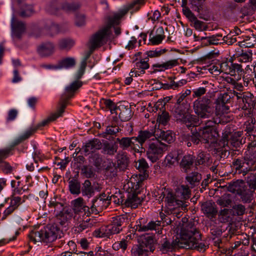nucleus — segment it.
Wrapping results in <instances>:
<instances>
[{
	"label": "nucleus",
	"mask_w": 256,
	"mask_h": 256,
	"mask_svg": "<svg viewBox=\"0 0 256 256\" xmlns=\"http://www.w3.org/2000/svg\"><path fill=\"white\" fill-rule=\"evenodd\" d=\"M198 118L196 116L188 114L178 122L185 124L186 126L189 128L191 127L192 124H196L198 121Z\"/></svg>",
	"instance_id": "ea45409f"
},
{
	"label": "nucleus",
	"mask_w": 256,
	"mask_h": 256,
	"mask_svg": "<svg viewBox=\"0 0 256 256\" xmlns=\"http://www.w3.org/2000/svg\"><path fill=\"white\" fill-rule=\"evenodd\" d=\"M154 135V132L148 130H140L138 132V138L141 144H144L145 141Z\"/></svg>",
	"instance_id": "5fc2aeb1"
},
{
	"label": "nucleus",
	"mask_w": 256,
	"mask_h": 256,
	"mask_svg": "<svg viewBox=\"0 0 256 256\" xmlns=\"http://www.w3.org/2000/svg\"><path fill=\"white\" fill-rule=\"evenodd\" d=\"M117 168L115 164L110 163L104 170V174L107 178L112 180L117 176Z\"/></svg>",
	"instance_id": "c9c22d12"
},
{
	"label": "nucleus",
	"mask_w": 256,
	"mask_h": 256,
	"mask_svg": "<svg viewBox=\"0 0 256 256\" xmlns=\"http://www.w3.org/2000/svg\"><path fill=\"white\" fill-rule=\"evenodd\" d=\"M216 154L217 156L219 158V160H224L226 158H228L229 156L230 152L229 150H226V147H224L223 146L218 148L216 150Z\"/></svg>",
	"instance_id": "09e8293b"
},
{
	"label": "nucleus",
	"mask_w": 256,
	"mask_h": 256,
	"mask_svg": "<svg viewBox=\"0 0 256 256\" xmlns=\"http://www.w3.org/2000/svg\"><path fill=\"white\" fill-rule=\"evenodd\" d=\"M98 202H103V200L102 198H100L98 200V198H94L92 201V205L91 206L90 208V215L94 214V215H96L98 214V210L96 208V204Z\"/></svg>",
	"instance_id": "e2e57ef3"
},
{
	"label": "nucleus",
	"mask_w": 256,
	"mask_h": 256,
	"mask_svg": "<svg viewBox=\"0 0 256 256\" xmlns=\"http://www.w3.org/2000/svg\"><path fill=\"white\" fill-rule=\"evenodd\" d=\"M231 166L235 171V173L246 176L250 172V173L246 178V183L248 188L256 190V154L252 155L246 154L244 156L234 158Z\"/></svg>",
	"instance_id": "7ed1b4c3"
},
{
	"label": "nucleus",
	"mask_w": 256,
	"mask_h": 256,
	"mask_svg": "<svg viewBox=\"0 0 256 256\" xmlns=\"http://www.w3.org/2000/svg\"><path fill=\"white\" fill-rule=\"evenodd\" d=\"M246 186L243 180H238L228 184V190L230 192L238 195Z\"/></svg>",
	"instance_id": "5701e85b"
},
{
	"label": "nucleus",
	"mask_w": 256,
	"mask_h": 256,
	"mask_svg": "<svg viewBox=\"0 0 256 256\" xmlns=\"http://www.w3.org/2000/svg\"><path fill=\"white\" fill-rule=\"evenodd\" d=\"M81 174L86 178H92L95 176V172L92 166L84 165L80 168Z\"/></svg>",
	"instance_id": "37998d69"
},
{
	"label": "nucleus",
	"mask_w": 256,
	"mask_h": 256,
	"mask_svg": "<svg viewBox=\"0 0 256 256\" xmlns=\"http://www.w3.org/2000/svg\"><path fill=\"white\" fill-rule=\"evenodd\" d=\"M148 229L149 230H158V234H162V229L160 226V222H159L158 220H156V222L151 221L148 224Z\"/></svg>",
	"instance_id": "052dcab7"
},
{
	"label": "nucleus",
	"mask_w": 256,
	"mask_h": 256,
	"mask_svg": "<svg viewBox=\"0 0 256 256\" xmlns=\"http://www.w3.org/2000/svg\"><path fill=\"white\" fill-rule=\"evenodd\" d=\"M62 234V232L57 224L48 225L43 230L44 242H52L58 237L60 238Z\"/></svg>",
	"instance_id": "1a4fd4ad"
},
{
	"label": "nucleus",
	"mask_w": 256,
	"mask_h": 256,
	"mask_svg": "<svg viewBox=\"0 0 256 256\" xmlns=\"http://www.w3.org/2000/svg\"><path fill=\"white\" fill-rule=\"evenodd\" d=\"M241 134L240 132H234L231 135L230 138L229 144L232 146V150H236L238 148L240 147L242 145Z\"/></svg>",
	"instance_id": "bb28decb"
},
{
	"label": "nucleus",
	"mask_w": 256,
	"mask_h": 256,
	"mask_svg": "<svg viewBox=\"0 0 256 256\" xmlns=\"http://www.w3.org/2000/svg\"><path fill=\"white\" fill-rule=\"evenodd\" d=\"M135 166L139 170L138 176L140 181L144 180L148 176V166L144 159L139 160L136 162Z\"/></svg>",
	"instance_id": "4468645a"
},
{
	"label": "nucleus",
	"mask_w": 256,
	"mask_h": 256,
	"mask_svg": "<svg viewBox=\"0 0 256 256\" xmlns=\"http://www.w3.org/2000/svg\"><path fill=\"white\" fill-rule=\"evenodd\" d=\"M202 178L201 174L196 172H192L186 177L187 185L192 188L198 186Z\"/></svg>",
	"instance_id": "aec40b11"
},
{
	"label": "nucleus",
	"mask_w": 256,
	"mask_h": 256,
	"mask_svg": "<svg viewBox=\"0 0 256 256\" xmlns=\"http://www.w3.org/2000/svg\"><path fill=\"white\" fill-rule=\"evenodd\" d=\"M162 240L160 242L159 246L160 250L163 254H166L169 252H172L176 247L178 242L174 240H170L167 239L165 236H162Z\"/></svg>",
	"instance_id": "2eb2a0df"
},
{
	"label": "nucleus",
	"mask_w": 256,
	"mask_h": 256,
	"mask_svg": "<svg viewBox=\"0 0 256 256\" xmlns=\"http://www.w3.org/2000/svg\"><path fill=\"white\" fill-rule=\"evenodd\" d=\"M232 134L230 131L227 130L222 132L220 142L222 144L224 147L228 146L230 138Z\"/></svg>",
	"instance_id": "6e6d98bb"
},
{
	"label": "nucleus",
	"mask_w": 256,
	"mask_h": 256,
	"mask_svg": "<svg viewBox=\"0 0 256 256\" xmlns=\"http://www.w3.org/2000/svg\"><path fill=\"white\" fill-rule=\"evenodd\" d=\"M30 240L36 242H44L43 230L40 231L32 230L28 234Z\"/></svg>",
	"instance_id": "a19ab883"
},
{
	"label": "nucleus",
	"mask_w": 256,
	"mask_h": 256,
	"mask_svg": "<svg viewBox=\"0 0 256 256\" xmlns=\"http://www.w3.org/2000/svg\"><path fill=\"white\" fill-rule=\"evenodd\" d=\"M12 26L14 36L20 39L26 30L24 24L22 22L14 20L12 22Z\"/></svg>",
	"instance_id": "4be33fe9"
},
{
	"label": "nucleus",
	"mask_w": 256,
	"mask_h": 256,
	"mask_svg": "<svg viewBox=\"0 0 256 256\" xmlns=\"http://www.w3.org/2000/svg\"><path fill=\"white\" fill-rule=\"evenodd\" d=\"M192 22H194V27L196 30L200 31L206 30L207 27L205 26L204 23L202 21L198 20L197 18L194 20H192Z\"/></svg>",
	"instance_id": "0e129e2a"
},
{
	"label": "nucleus",
	"mask_w": 256,
	"mask_h": 256,
	"mask_svg": "<svg viewBox=\"0 0 256 256\" xmlns=\"http://www.w3.org/2000/svg\"><path fill=\"white\" fill-rule=\"evenodd\" d=\"M202 128L203 141L204 143L215 144L220 136L218 127L216 121L208 122Z\"/></svg>",
	"instance_id": "423d86ee"
},
{
	"label": "nucleus",
	"mask_w": 256,
	"mask_h": 256,
	"mask_svg": "<svg viewBox=\"0 0 256 256\" xmlns=\"http://www.w3.org/2000/svg\"><path fill=\"white\" fill-rule=\"evenodd\" d=\"M102 100H103L104 104L108 108L111 112L118 109V108L115 105L114 103L110 99L106 100L102 98Z\"/></svg>",
	"instance_id": "774afa93"
},
{
	"label": "nucleus",
	"mask_w": 256,
	"mask_h": 256,
	"mask_svg": "<svg viewBox=\"0 0 256 256\" xmlns=\"http://www.w3.org/2000/svg\"><path fill=\"white\" fill-rule=\"evenodd\" d=\"M188 185H181L178 188L176 192L177 199L182 200L183 203V206H187L186 204V200L189 199L190 197L191 191Z\"/></svg>",
	"instance_id": "ddd939ff"
},
{
	"label": "nucleus",
	"mask_w": 256,
	"mask_h": 256,
	"mask_svg": "<svg viewBox=\"0 0 256 256\" xmlns=\"http://www.w3.org/2000/svg\"><path fill=\"white\" fill-rule=\"evenodd\" d=\"M117 142H118L120 146L122 148L123 150L128 148L129 147H131L130 142V138L124 137L122 138H118L116 139Z\"/></svg>",
	"instance_id": "680f3d73"
},
{
	"label": "nucleus",
	"mask_w": 256,
	"mask_h": 256,
	"mask_svg": "<svg viewBox=\"0 0 256 256\" xmlns=\"http://www.w3.org/2000/svg\"><path fill=\"white\" fill-rule=\"evenodd\" d=\"M140 193L139 192L127 194L125 206L127 207L130 206L133 208H136L144 200V198L140 196Z\"/></svg>",
	"instance_id": "f8f14e48"
},
{
	"label": "nucleus",
	"mask_w": 256,
	"mask_h": 256,
	"mask_svg": "<svg viewBox=\"0 0 256 256\" xmlns=\"http://www.w3.org/2000/svg\"><path fill=\"white\" fill-rule=\"evenodd\" d=\"M200 240H191L182 246L187 249H196L199 251L205 250L206 246L202 242L199 243Z\"/></svg>",
	"instance_id": "c85d7f7f"
},
{
	"label": "nucleus",
	"mask_w": 256,
	"mask_h": 256,
	"mask_svg": "<svg viewBox=\"0 0 256 256\" xmlns=\"http://www.w3.org/2000/svg\"><path fill=\"white\" fill-rule=\"evenodd\" d=\"M120 128L116 126H108L106 128V130L105 132L101 134L102 136L104 138H106V135H114L116 134L117 132H119L120 130Z\"/></svg>",
	"instance_id": "13d9d810"
},
{
	"label": "nucleus",
	"mask_w": 256,
	"mask_h": 256,
	"mask_svg": "<svg viewBox=\"0 0 256 256\" xmlns=\"http://www.w3.org/2000/svg\"><path fill=\"white\" fill-rule=\"evenodd\" d=\"M154 136L156 138H160L162 140L170 144L174 141V136L170 130H162L160 129L155 130L154 132Z\"/></svg>",
	"instance_id": "a211bd4d"
},
{
	"label": "nucleus",
	"mask_w": 256,
	"mask_h": 256,
	"mask_svg": "<svg viewBox=\"0 0 256 256\" xmlns=\"http://www.w3.org/2000/svg\"><path fill=\"white\" fill-rule=\"evenodd\" d=\"M86 18L84 14H77L76 18V24L78 26H81L85 24Z\"/></svg>",
	"instance_id": "69168bd1"
},
{
	"label": "nucleus",
	"mask_w": 256,
	"mask_h": 256,
	"mask_svg": "<svg viewBox=\"0 0 256 256\" xmlns=\"http://www.w3.org/2000/svg\"><path fill=\"white\" fill-rule=\"evenodd\" d=\"M192 136H190V140L194 144H197L200 141H203L202 129L192 126L191 129Z\"/></svg>",
	"instance_id": "cd10ccee"
},
{
	"label": "nucleus",
	"mask_w": 256,
	"mask_h": 256,
	"mask_svg": "<svg viewBox=\"0 0 256 256\" xmlns=\"http://www.w3.org/2000/svg\"><path fill=\"white\" fill-rule=\"evenodd\" d=\"M167 51L166 49H162L160 50H150L147 52V54L148 56L153 58V57H158L161 56L162 54L165 53Z\"/></svg>",
	"instance_id": "338daca9"
},
{
	"label": "nucleus",
	"mask_w": 256,
	"mask_h": 256,
	"mask_svg": "<svg viewBox=\"0 0 256 256\" xmlns=\"http://www.w3.org/2000/svg\"><path fill=\"white\" fill-rule=\"evenodd\" d=\"M72 216V209L67 207L62 208L58 214H56L57 224L61 226L66 227Z\"/></svg>",
	"instance_id": "9d476101"
},
{
	"label": "nucleus",
	"mask_w": 256,
	"mask_h": 256,
	"mask_svg": "<svg viewBox=\"0 0 256 256\" xmlns=\"http://www.w3.org/2000/svg\"><path fill=\"white\" fill-rule=\"evenodd\" d=\"M102 144V142L98 139L94 138L86 142L82 148L84 150V152L86 154H88L90 152H92L95 150L101 148Z\"/></svg>",
	"instance_id": "b1692460"
},
{
	"label": "nucleus",
	"mask_w": 256,
	"mask_h": 256,
	"mask_svg": "<svg viewBox=\"0 0 256 256\" xmlns=\"http://www.w3.org/2000/svg\"><path fill=\"white\" fill-rule=\"evenodd\" d=\"M168 145L159 142H152L148 146L146 151L148 158L152 162H154L158 160L160 156L167 149Z\"/></svg>",
	"instance_id": "6e6552de"
},
{
	"label": "nucleus",
	"mask_w": 256,
	"mask_h": 256,
	"mask_svg": "<svg viewBox=\"0 0 256 256\" xmlns=\"http://www.w3.org/2000/svg\"><path fill=\"white\" fill-rule=\"evenodd\" d=\"M254 190L248 188L246 186L238 195L244 204H250L254 199Z\"/></svg>",
	"instance_id": "412c9836"
},
{
	"label": "nucleus",
	"mask_w": 256,
	"mask_h": 256,
	"mask_svg": "<svg viewBox=\"0 0 256 256\" xmlns=\"http://www.w3.org/2000/svg\"><path fill=\"white\" fill-rule=\"evenodd\" d=\"M104 228L106 231V236L108 238H110L112 235L117 234L122 230V228H118L112 224L104 226Z\"/></svg>",
	"instance_id": "49530a36"
},
{
	"label": "nucleus",
	"mask_w": 256,
	"mask_h": 256,
	"mask_svg": "<svg viewBox=\"0 0 256 256\" xmlns=\"http://www.w3.org/2000/svg\"><path fill=\"white\" fill-rule=\"evenodd\" d=\"M246 206L242 204H235L231 210V214L235 216H241L246 213Z\"/></svg>",
	"instance_id": "473e14b6"
},
{
	"label": "nucleus",
	"mask_w": 256,
	"mask_h": 256,
	"mask_svg": "<svg viewBox=\"0 0 256 256\" xmlns=\"http://www.w3.org/2000/svg\"><path fill=\"white\" fill-rule=\"evenodd\" d=\"M189 108V104L174 105L172 109V112L177 122L182 120V118L188 114Z\"/></svg>",
	"instance_id": "f3484780"
},
{
	"label": "nucleus",
	"mask_w": 256,
	"mask_h": 256,
	"mask_svg": "<svg viewBox=\"0 0 256 256\" xmlns=\"http://www.w3.org/2000/svg\"><path fill=\"white\" fill-rule=\"evenodd\" d=\"M138 242L142 244L145 248L149 251L153 252L155 250V246L157 244V240L155 236H150L146 234L142 235L138 238Z\"/></svg>",
	"instance_id": "9b49d317"
},
{
	"label": "nucleus",
	"mask_w": 256,
	"mask_h": 256,
	"mask_svg": "<svg viewBox=\"0 0 256 256\" xmlns=\"http://www.w3.org/2000/svg\"><path fill=\"white\" fill-rule=\"evenodd\" d=\"M182 226L179 242L184 246L191 240H201V234L192 220H188L186 218H182Z\"/></svg>",
	"instance_id": "20e7f679"
},
{
	"label": "nucleus",
	"mask_w": 256,
	"mask_h": 256,
	"mask_svg": "<svg viewBox=\"0 0 256 256\" xmlns=\"http://www.w3.org/2000/svg\"><path fill=\"white\" fill-rule=\"evenodd\" d=\"M166 198L169 204L174 206V203H176V205L178 206H183V203L182 202V200H179L178 198L177 200L176 193L174 195H173L170 192L168 193Z\"/></svg>",
	"instance_id": "8fccbe9b"
},
{
	"label": "nucleus",
	"mask_w": 256,
	"mask_h": 256,
	"mask_svg": "<svg viewBox=\"0 0 256 256\" xmlns=\"http://www.w3.org/2000/svg\"><path fill=\"white\" fill-rule=\"evenodd\" d=\"M120 112L119 114V118L122 122H127L132 117V110L130 107L122 108L120 110Z\"/></svg>",
	"instance_id": "79ce46f5"
},
{
	"label": "nucleus",
	"mask_w": 256,
	"mask_h": 256,
	"mask_svg": "<svg viewBox=\"0 0 256 256\" xmlns=\"http://www.w3.org/2000/svg\"><path fill=\"white\" fill-rule=\"evenodd\" d=\"M74 42L70 39L61 40L58 43V47L60 50H69L74 45Z\"/></svg>",
	"instance_id": "3c124183"
},
{
	"label": "nucleus",
	"mask_w": 256,
	"mask_h": 256,
	"mask_svg": "<svg viewBox=\"0 0 256 256\" xmlns=\"http://www.w3.org/2000/svg\"><path fill=\"white\" fill-rule=\"evenodd\" d=\"M96 188L92 185L91 182L89 180H86L81 188V192L82 196H86L90 197L94 195Z\"/></svg>",
	"instance_id": "7c9ffc66"
},
{
	"label": "nucleus",
	"mask_w": 256,
	"mask_h": 256,
	"mask_svg": "<svg viewBox=\"0 0 256 256\" xmlns=\"http://www.w3.org/2000/svg\"><path fill=\"white\" fill-rule=\"evenodd\" d=\"M193 109L198 118H209L214 114L212 102L208 96L196 100L193 103Z\"/></svg>",
	"instance_id": "39448f33"
},
{
	"label": "nucleus",
	"mask_w": 256,
	"mask_h": 256,
	"mask_svg": "<svg viewBox=\"0 0 256 256\" xmlns=\"http://www.w3.org/2000/svg\"><path fill=\"white\" fill-rule=\"evenodd\" d=\"M84 206V200L82 198H78L74 201V208L73 210L76 214H78L80 212V209H82V206Z\"/></svg>",
	"instance_id": "4d7b16f0"
},
{
	"label": "nucleus",
	"mask_w": 256,
	"mask_h": 256,
	"mask_svg": "<svg viewBox=\"0 0 256 256\" xmlns=\"http://www.w3.org/2000/svg\"><path fill=\"white\" fill-rule=\"evenodd\" d=\"M118 149V146L115 143H110L106 141L102 144V152L104 154L112 156L117 152Z\"/></svg>",
	"instance_id": "393cba45"
},
{
	"label": "nucleus",
	"mask_w": 256,
	"mask_h": 256,
	"mask_svg": "<svg viewBox=\"0 0 256 256\" xmlns=\"http://www.w3.org/2000/svg\"><path fill=\"white\" fill-rule=\"evenodd\" d=\"M60 4V0H52L46 7L47 10L52 14H56L61 9Z\"/></svg>",
	"instance_id": "c03bdc74"
},
{
	"label": "nucleus",
	"mask_w": 256,
	"mask_h": 256,
	"mask_svg": "<svg viewBox=\"0 0 256 256\" xmlns=\"http://www.w3.org/2000/svg\"><path fill=\"white\" fill-rule=\"evenodd\" d=\"M118 165L119 168L122 170H125L128 166L129 158L124 153L118 154H117Z\"/></svg>",
	"instance_id": "f704fd0d"
},
{
	"label": "nucleus",
	"mask_w": 256,
	"mask_h": 256,
	"mask_svg": "<svg viewBox=\"0 0 256 256\" xmlns=\"http://www.w3.org/2000/svg\"><path fill=\"white\" fill-rule=\"evenodd\" d=\"M76 64V60L72 58H66L60 60L58 64V69L68 68L73 67Z\"/></svg>",
	"instance_id": "4c0bfd02"
},
{
	"label": "nucleus",
	"mask_w": 256,
	"mask_h": 256,
	"mask_svg": "<svg viewBox=\"0 0 256 256\" xmlns=\"http://www.w3.org/2000/svg\"><path fill=\"white\" fill-rule=\"evenodd\" d=\"M227 233L224 236V237L230 239L232 236L238 235L240 233V226L236 222L229 223L226 228Z\"/></svg>",
	"instance_id": "c756f323"
},
{
	"label": "nucleus",
	"mask_w": 256,
	"mask_h": 256,
	"mask_svg": "<svg viewBox=\"0 0 256 256\" xmlns=\"http://www.w3.org/2000/svg\"><path fill=\"white\" fill-rule=\"evenodd\" d=\"M202 210L206 216L210 218H214L218 214L216 206L214 202H206L202 204Z\"/></svg>",
	"instance_id": "dca6fc26"
},
{
	"label": "nucleus",
	"mask_w": 256,
	"mask_h": 256,
	"mask_svg": "<svg viewBox=\"0 0 256 256\" xmlns=\"http://www.w3.org/2000/svg\"><path fill=\"white\" fill-rule=\"evenodd\" d=\"M149 250L145 248L142 244L134 245L132 250V256H148Z\"/></svg>",
	"instance_id": "2f4dec72"
},
{
	"label": "nucleus",
	"mask_w": 256,
	"mask_h": 256,
	"mask_svg": "<svg viewBox=\"0 0 256 256\" xmlns=\"http://www.w3.org/2000/svg\"><path fill=\"white\" fill-rule=\"evenodd\" d=\"M54 46L50 42L42 44L37 48L38 54L41 56H48L52 55L54 52Z\"/></svg>",
	"instance_id": "6ab92c4d"
},
{
	"label": "nucleus",
	"mask_w": 256,
	"mask_h": 256,
	"mask_svg": "<svg viewBox=\"0 0 256 256\" xmlns=\"http://www.w3.org/2000/svg\"><path fill=\"white\" fill-rule=\"evenodd\" d=\"M156 35L153 36H152V32L150 34V41L152 45L159 44L165 38L164 30L162 27L158 28L156 30Z\"/></svg>",
	"instance_id": "a878e982"
},
{
	"label": "nucleus",
	"mask_w": 256,
	"mask_h": 256,
	"mask_svg": "<svg viewBox=\"0 0 256 256\" xmlns=\"http://www.w3.org/2000/svg\"><path fill=\"white\" fill-rule=\"evenodd\" d=\"M69 189L71 194H78L81 192V186L80 182L73 179L68 182Z\"/></svg>",
	"instance_id": "58836bf2"
},
{
	"label": "nucleus",
	"mask_w": 256,
	"mask_h": 256,
	"mask_svg": "<svg viewBox=\"0 0 256 256\" xmlns=\"http://www.w3.org/2000/svg\"><path fill=\"white\" fill-rule=\"evenodd\" d=\"M230 99V96L227 92L221 94L216 100V106H222L226 104L229 102Z\"/></svg>",
	"instance_id": "603ef678"
},
{
	"label": "nucleus",
	"mask_w": 256,
	"mask_h": 256,
	"mask_svg": "<svg viewBox=\"0 0 256 256\" xmlns=\"http://www.w3.org/2000/svg\"><path fill=\"white\" fill-rule=\"evenodd\" d=\"M170 120V116L168 112L163 110L161 114H158L157 121L160 124L165 126L167 124Z\"/></svg>",
	"instance_id": "864d4df0"
},
{
	"label": "nucleus",
	"mask_w": 256,
	"mask_h": 256,
	"mask_svg": "<svg viewBox=\"0 0 256 256\" xmlns=\"http://www.w3.org/2000/svg\"><path fill=\"white\" fill-rule=\"evenodd\" d=\"M86 66V60H82L81 62L80 68L76 75V80L72 82L66 88L65 92L61 96L60 100L59 102L60 107L57 112L52 114L46 120H44L41 123H40V126H46L50 122L55 120L64 113L68 100L74 96L76 91L82 86L83 83L80 79L84 74Z\"/></svg>",
	"instance_id": "f257e3e1"
},
{
	"label": "nucleus",
	"mask_w": 256,
	"mask_h": 256,
	"mask_svg": "<svg viewBox=\"0 0 256 256\" xmlns=\"http://www.w3.org/2000/svg\"><path fill=\"white\" fill-rule=\"evenodd\" d=\"M81 4L78 2H64L61 4V9L67 12H74L80 8Z\"/></svg>",
	"instance_id": "e433bc0d"
},
{
	"label": "nucleus",
	"mask_w": 256,
	"mask_h": 256,
	"mask_svg": "<svg viewBox=\"0 0 256 256\" xmlns=\"http://www.w3.org/2000/svg\"><path fill=\"white\" fill-rule=\"evenodd\" d=\"M92 162L96 168H99L102 162V158L98 154H92L90 156Z\"/></svg>",
	"instance_id": "bf43d9fd"
},
{
	"label": "nucleus",
	"mask_w": 256,
	"mask_h": 256,
	"mask_svg": "<svg viewBox=\"0 0 256 256\" xmlns=\"http://www.w3.org/2000/svg\"><path fill=\"white\" fill-rule=\"evenodd\" d=\"M194 160L195 156L190 154L186 155L183 157L180 162V166L185 172H187V170L190 169L194 164Z\"/></svg>",
	"instance_id": "72a5a7b5"
},
{
	"label": "nucleus",
	"mask_w": 256,
	"mask_h": 256,
	"mask_svg": "<svg viewBox=\"0 0 256 256\" xmlns=\"http://www.w3.org/2000/svg\"><path fill=\"white\" fill-rule=\"evenodd\" d=\"M216 202L223 207H228L232 203L231 196L229 194H224L217 200Z\"/></svg>",
	"instance_id": "a18cd8bd"
},
{
	"label": "nucleus",
	"mask_w": 256,
	"mask_h": 256,
	"mask_svg": "<svg viewBox=\"0 0 256 256\" xmlns=\"http://www.w3.org/2000/svg\"><path fill=\"white\" fill-rule=\"evenodd\" d=\"M127 218L124 216L121 215L113 218L112 224L118 228H122L126 224Z\"/></svg>",
	"instance_id": "de8ad7c7"
},
{
	"label": "nucleus",
	"mask_w": 256,
	"mask_h": 256,
	"mask_svg": "<svg viewBox=\"0 0 256 256\" xmlns=\"http://www.w3.org/2000/svg\"><path fill=\"white\" fill-rule=\"evenodd\" d=\"M144 2V0H135L119 12L114 14L112 17H109L108 24L92 36L90 41V45L89 55L92 54L95 49L102 46L106 43L105 38L108 34V31L113 24H118L120 18L124 16L129 10L134 8L135 6L138 4H142Z\"/></svg>",
	"instance_id": "f03ea898"
},
{
	"label": "nucleus",
	"mask_w": 256,
	"mask_h": 256,
	"mask_svg": "<svg viewBox=\"0 0 256 256\" xmlns=\"http://www.w3.org/2000/svg\"><path fill=\"white\" fill-rule=\"evenodd\" d=\"M40 126H40V124H38L36 126L30 128L24 134L16 139L9 148L0 150V164L4 162L3 160L8 156L10 152L14 149V146L28 139Z\"/></svg>",
	"instance_id": "0eeeda50"
}]
</instances>
